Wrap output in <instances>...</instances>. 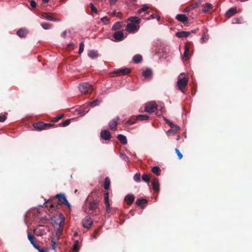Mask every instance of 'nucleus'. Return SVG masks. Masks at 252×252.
I'll list each match as a JSON object with an SVG mask.
<instances>
[{
    "label": "nucleus",
    "instance_id": "54",
    "mask_svg": "<svg viewBox=\"0 0 252 252\" xmlns=\"http://www.w3.org/2000/svg\"><path fill=\"white\" fill-rule=\"evenodd\" d=\"M234 22H233V23H236V24H241L242 22H241V21H242V19L241 18H235L234 19Z\"/></svg>",
    "mask_w": 252,
    "mask_h": 252
},
{
    "label": "nucleus",
    "instance_id": "58",
    "mask_svg": "<svg viewBox=\"0 0 252 252\" xmlns=\"http://www.w3.org/2000/svg\"><path fill=\"white\" fill-rule=\"evenodd\" d=\"M98 235H99V230L97 229V230H95V231H94V237L96 238L97 236Z\"/></svg>",
    "mask_w": 252,
    "mask_h": 252
},
{
    "label": "nucleus",
    "instance_id": "36",
    "mask_svg": "<svg viewBox=\"0 0 252 252\" xmlns=\"http://www.w3.org/2000/svg\"><path fill=\"white\" fill-rule=\"evenodd\" d=\"M70 122H71V119H66L64 121L62 122V123H61L59 124V126H63V127L66 126H68L70 124Z\"/></svg>",
    "mask_w": 252,
    "mask_h": 252
},
{
    "label": "nucleus",
    "instance_id": "47",
    "mask_svg": "<svg viewBox=\"0 0 252 252\" xmlns=\"http://www.w3.org/2000/svg\"><path fill=\"white\" fill-rule=\"evenodd\" d=\"M90 6L92 11L95 12V13H97V10L96 8L94 6L93 3H91L90 4Z\"/></svg>",
    "mask_w": 252,
    "mask_h": 252
},
{
    "label": "nucleus",
    "instance_id": "56",
    "mask_svg": "<svg viewBox=\"0 0 252 252\" xmlns=\"http://www.w3.org/2000/svg\"><path fill=\"white\" fill-rule=\"evenodd\" d=\"M33 247L36 249L38 252H39L40 250H41V248L40 247V246L39 245H38L37 244H34Z\"/></svg>",
    "mask_w": 252,
    "mask_h": 252
},
{
    "label": "nucleus",
    "instance_id": "9",
    "mask_svg": "<svg viewBox=\"0 0 252 252\" xmlns=\"http://www.w3.org/2000/svg\"><path fill=\"white\" fill-rule=\"evenodd\" d=\"M53 14L49 12H45L42 13L41 14V17L43 18H45L48 20L58 22L60 21V20L58 18H56L53 17Z\"/></svg>",
    "mask_w": 252,
    "mask_h": 252
},
{
    "label": "nucleus",
    "instance_id": "29",
    "mask_svg": "<svg viewBox=\"0 0 252 252\" xmlns=\"http://www.w3.org/2000/svg\"><path fill=\"white\" fill-rule=\"evenodd\" d=\"M80 249V246L79 245V241L76 240L75 241L73 248H72V252H78Z\"/></svg>",
    "mask_w": 252,
    "mask_h": 252
},
{
    "label": "nucleus",
    "instance_id": "38",
    "mask_svg": "<svg viewBox=\"0 0 252 252\" xmlns=\"http://www.w3.org/2000/svg\"><path fill=\"white\" fill-rule=\"evenodd\" d=\"M142 179L146 183H149L150 181V177L149 175L146 174H144L142 176Z\"/></svg>",
    "mask_w": 252,
    "mask_h": 252
},
{
    "label": "nucleus",
    "instance_id": "17",
    "mask_svg": "<svg viewBox=\"0 0 252 252\" xmlns=\"http://www.w3.org/2000/svg\"><path fill=\"white\" fill-rule=\"evenodd\" d=\"M135 196L133 194H127L125 198V200L128 205H131L134 202Z\"/></svg>",
    "mask_w": 252,
    "mask_h": 252
},
{
    "label": "nucleus",
    "instance_id": "63",
    "mask_svg": "<svg viewBox=\"0 0 252 252\" xmlns=\"http://www.w3.org/2000/svg\"><path fill=\"white\" fill-rule=\"evenodd\" d=\"M164 120L166 122V123L168 124L170 121L168 120L166 118L164 117Z\"/></svg>",
    "mask_w": 252,
    "mask_h": 252
},
{
    "label": "nucleus",
    "instance_id": "48",
    "mask_svg": "<svg viewBox=\"0 0 252 252\" xmlns=\"http://www.w3.org/2000/svg\"><path fill=\"white\" fill-rule=\"evenodd\" d=\"M175 150L176 154L178 155L179 159H181L183 157L182 154L181 153V152H180L178 148H176Z\"/></svg>",
    "mask_w": 252,
    "mask_h": 252
},
{
    "label": "nucleus",
    "instance_id": "64",
    "mask_svg": "<svg viewBox=\"0 0 252 252\" xmlns=\"http://www.w3.org/2000/svg\"><path fill=\"white\" fill-rule=\"evenodd\" d=\"M39 252H47V251L43 249H41Z\"/></svg>",
    "mask_w": 252,
    "mask_h": 252
},
{
    "label": "nucleus",
    "instance_id": "12",
    "mask_svg": "<svg viewBox=\"0 0 252 252\" xmlns=\"http://www.w3.org/2000/svg\"><path fill=\"white\" fill-rule=\"evenodd\" d=\"M115 40L121 41L124 39V32L122 31L116 32L113 35Z\"/></svg>",
    "mask_w": 252,
    "mask_h": 252
},
{
    "label": "nucleus",
    "instance_id": "28",
    "mask_svg": "<svg viewBox=\"0 0 252 252\" xmlns=\"http://www.w3.org/2000/svg\"><path fill=\"white\" fill-rule=\"evenodd\" d=\"M147 200L143 198H138L136 201V204L138 206H142L143 204H146Z\"/></svg>",
    "mask_w": 252,
    "mask_h": 252
},
{
    "label": "nucleus",
    "instance_id": "15",
    "mask_svg": "<svg viewBox=\"0 0 252 252\" xmlns=\"http://www.w3.org/2000/svg\"><path fill=\"white\" fill-rule=\"evenodd\" d=\"M100 136L102 139L105 140H108L111 138V135L108 130H102L100 132Z\"/></svg>",
    "mask_w": 252,
    "mask_h": 252
},
{
    "label": "nucleus",
    "instance_id": "34",
    "mask_svg": "<svg viewBox=\"0 0 252 252\" xmlns=\"http://www.w3.org/2000/svg\"><path fill=\"white\" fill-rule=\"evenodd\" d=\"M63 116V114H60L57 116L55 117H54L52 119L51 122L53 123H56L60 120H61Z\"/></svg>",
    "mask_w": 252,
    "mask_h": 252
},
{
    "label": "nucleus",
    "instance_id": "62",
    "mask_svg": "<svg viewBox=\"0 0 252 252\" xmlns=\"http://www.w3.org/2000/svg\"><path fill=\"white\" fill-rule=\"evenodd\" d=\"M118 0H110L111 4H113L115 3Z\"/></svg>",
    "mask_w": 252,
    "mask_h": 252
},
{
    "label": "nucleus",
    "instance_id": "32",
    "mask_svg": "<svg viewBox=\"0 0 252 252\" xmlns=\"http://www.w3.org/2000/svg\"><path fill=\"white\" fill-rule=\"evenodd\" d=\"M98 56V53L97 51L94 50H92L88 53V56L91 59H94Z\"/></svg>",
    "mask_w": 252,
    "mask_h": 252
},
{
    "label": "nucleus",
    "instance_id": "46",
    "mask_svg": "<svg viewBox=\"0 0 252 252\" xmlns=\"http://www.w3.org/2000/svg\"><path fill=\"white\" fill-rule=\"evenodd\" d=\"M33 233H34L35 235H36L37 236H41L42 235V233L41 232L40 230L38 229L37 228L34 229L33 230Z\"/></svg>",
    "mask_w": 252,
    "mask_h": 252
},
{
    "label": "nucleus",
    "instance_id": "23",
    "mask_svg": "<svg viewBox=\"0 0 252 252\" xmlns=\"http://www.w3.org/2000/svg\"><path fill=\"white\" fill-rule=\"evenodd\" d=\"M189 44L186 43L185 46V51L183 54V58L187 59L189 55Z\"/></svg>",
    "mask_w": 252,
    "mask_h": 252
},
{
    "label": "nucleus",
    "instance_id": "4",
    "mask_svg": "<svg viewBox=\"0 0 252 252\" xmlns=\"http://www.w3.org/2000/svg\"><path fill=\"white\" fill-rule=\"evenodd\" d=\"M79 91L82 94H89L93 90V86L88 83H83L79 85Z\"/></svg>",
    "mask_w": 252,
    "mask_h": 252
},
{
    "label": "nucleus",
    "instance_id": "37",
    "mask_svg": "<svg viewBox=\"0 0 252 252\" xmlns=\"http://www.w3.org/2000/svg\"><path fill=\"white\" fill-rule=\"evenodd\" d=\"M148 8H149V6L146 4H144L143 5V6L141 8L139 9L137 11V13L139 14H141L142 12L146 11L148 9Z\"/></svg>",
    "mask_w": 252,
    "mask_h": 252
},
{
    "label": "nucleus",
    "instance_id": "35",
    "mask_svg": "<svg viewBox=\"0 0 252 252\" xmlns=\"http://www.w3.org/2000/svg\"><path fill=\"white\" fill-rule=\"evenodd\" d=\"M142 75L145 77H149L152 75V71L151 69L147 68L142 72Z\"/></svg>",
    "mask_w": 252,
    "mask_h": 252
},
{
    "label": "nucleus",
    "instance_id": "5",
    "mask_svg": "<svg viewBox=\"0 0 252 252\" xmlns=\"http://www.w3.org/2000/svg\"><path fill=\"white\" fill-rule=\"evenodd\" d=\"M55 198H57L59 201L60 202V203H58L56 204V208H58V206L59 204H64L68 208L69 210L70 209L71 205L68 203V201L67 200L64 194L60 193L56 194L55 196Z\"/></svg>",
    "mask_w": 252,
    "mask_h": 252
},
{
    "label": "nucleus",
    "instance_id": "21",
    "mask_svg": "<svg viewBox=\"0 0 252 252\" xmlns=\"http://www.w3.org/2000/svg\"><path fill=\"white\" fill-rule=\"evenodd\" d=\"M190 33V32H189L181 31L177 32L176 33V35L179 38L187 37L189 36Z\"/></svg>",
    "mask_w": 252,
    "mask_h": 252
},
{
    "label": "nucleus",
    "instance_id": "55",
    "mask_svg": "<svg viewBox=\"0 0 252 252\" xmlns=\"http://www.w3.org/2000/svg\"><path fill=\"white\" fill-rule=\"evenodd\" d=\"M190 10H191V8L190 6H188V7H187L186 8H185L183 10V12H188Z\"/></svg>",
    "mask_w": 252,
    "mask_h": 252
},
{
    "label": "nucleus",
    "instance_id": "50",
    "mask_svg": "<svg viewBox=\"0 0 252 252\" xmlns=\"http://www.w3.org/2000/svg\"><path fill=\"white\" fill-rule=\"evenodd\" d=\"M51 247L53 250H55L56 248V242L54 239L51 240Z\"/></svg>",
    "mask_w": 252,
    "mask_h": 252
},
{
    "label": "nucleus",
    "instance_id": "14",
    "mask_svg": "<svg viewBox=\"0 0 252 252\" xmlns=\"http://www.w3.org/2000/svg\"><path fill=\"white\" fill-rule=\"evenodd\" d=\"M119 120V117H117L116 119H113L110 122L109 126L112 130H115L117 129Z\"/></svg>",
    "mask_w": 252,
    "mask_h": 252
},
{
    "label": "nucleus",
    "instance_id": "31",
    "mask_svg": "<svg viewBox=\"0 0 252 252\" xmlns=\"http://www.w3.org/2000/svg\"><path fill=\"white\" fill-rule=\"evenodd\" d=\"M142 60V57L140 55H136L133 58V61L135 63H140Z\"/></svg>",
    "mask_w": 252,
    "mask_h": 252
},
{
    "label": "nucleus",
    "instance_id": "10",
    "mask_svg": "<svg viewBox=\"0 0 252 252\" xmlns=\"http://www.w3.org/2000/svg\"><path fill=\"white\" fill-rule=\"evenodd\" d=\"M104 202L106 206V212L107 213H110V205L109 202V193L106 192L104 194Z\"/></svg>",
    "mask_w": 252,
    "mask_h": 252
},
{
    "label": "nucleus",
    "instance_id": "59",
    "mask_svg": "<svg viewBox=\"0 0 252 252\" xmlns=\"http://www.w3.org/2000/svg\"><path fill=\"white\" fill-rule=\"evenodd\" d=\"M169 126H170L171 127V128H174V126H175V124H173V123H172L171 122H170L168 124Z\"/></svg>",
    "mask_w": 252,
    "mask_h": 252
},
{
    "label": "nucleus",
    "instance_id": "26",
    "mask_svg": "<svg viewBox=\"0 0 252 252\" xmlns=\"http://www.w3.org/2000/svg\"><path fill=\"white\" fill-rule=\"evenodd\" d=\"M150 117L146 115H138L136 117V119L139 121H147Z\"/></svg>",
    "mask_w": 252,
    "mask_h": 252
},
{
    "label": "nucleus",
    "instance_id": "13",
    "mask_svg": "<svg viewBox=\"0 0 252 252\" xmlns=\"http://www.w3.org/2000/svg\"><path fill=\"white\" fill-rule=\"evenodd\" d=\"M131 70L128 68H122L118 69L114 72V73H116L118 75H126L130 73Z\"/></svg>",
    "mask_w": 252,
    "mask_h": 252
},
{
    "label": "nucleus",
    "instance_id": "51",
    "mask_svg": "<svg viewBox=\"0 0 252 252\" xmlns=\"http://www.w3.org/2000/svg\"><path fill=\"white\" fill-rule=\"evenodd\" d=\"M157 18V20L158 21H159L160 20V17L159 16H158L156 14H152L150 15L149 18H148V19L151 18V19H154V18Z\"/></svg>",
    "mask_w": 252,
    "mask_h": 252
},
{
    "label": "nucleus",
    "instance_id": "20",
    "mask_svg": "<svg viewBox=\"0 0 252 252\" xmlns=\"http://www.w3.org/2000/svg\"><path fill=\"white\" fill-rule=\"evenodd\" d=\"M237 10L236 7H232L230 8L225 13V16L229 18L237 13Z\"/></svg>",
    "mask_w": 252,
    "mask_h": 252
},
{
    "label": "nucleus",
    "instance_id": "60",
    "mask_svg": "<svg viewBox=\"0 0 252 252\" xmlns=\"http://www.w3.org/2000/svg\"><path fill=\"white\" fill-rule=\"evenodd\" d=\"M66 35V31H64L62 34L61 36L63 38H65Z\"/></svg>",
    "mask_w": 252,
    "mask_h": 252
},
{
    "label": "nucleus",
    "instance_id": "1",
    "mask_svg": "<svg viewBox=\"0 0 252 252\" xmlns=\"http://www.w3.org/2000/svg\"><path fill=\"white\" fill-rule=\"evenodd\" d=\"M99 200L98 199H90L89 196L85 202V204L83 206V210L84 212L87 214H91L94 212H96V210L98 208Z\"/></svg>",
    "mask_w": 252,
    "mask_h": 252
},
{
    "label": "nucleus",
    "instance_id": "39",
    "mask_svg": "<svg viewBox=\"0 0 252 252\" xmlns=\"http://www.w3.org/2000/svg\"><path fill=\"white\" fill-rule=\"evenodd\" d=\"M41 26L44 30H48L50 29L52 24L48 23H42L41 24Z\"/></svg>",
    "mask_w": 252,
    "mask_h": 252
},
{
    "label": "nucleus",
    "instance_id": "41",
    "mask_svg": "<svg viewBox=\"0 0 252 252\" xmlns=\"http://www.w3.org/2000/svg\"><path fill=\"white\" fill-rule=\"evenodd\" d=\"M121 27V24L120 22L116 23L112 27V29L113 30H117L120 29Z\"/></svg>",
    "mask_w": 252,
    "mask_h": 252
},
{
    "label": "nucleus",
    "instance_id": "45",
    "mask_svg": "<svg viewBox=\"0 0 252 252\" xmlns=\"http://www.w3.org/2000/svg\"><path fill=\"white\" fill-rule=\"evenodd\" d=\"M98 104H99V101H98V99H95L93 101H91L90 103V105L92 107L97 106Z\"/></svg>",
    "mask_w": 252,
    "mask_h": 252
},
{
    "label": "nucleus",
    "instance_id": "25",
    "mask_svg": "<svg viewBox=\"0 0 252 252\" xmlns=\"http://www.w3.org/2000/svg\"><path fill=\"white\" fill-rule=\"evenodd\" d=\"M117 138L122 144L126 145L127 143V139L126 137L124 135L119 134L117 136Z\"/></svg>",
    "mask_w": 252,
    "mask_h": 252
},
{
    "label": "nucleus",
    "instance_id": "49",
    "mask_svg": "<svg viewBox=\"0 0 252 252\" xmlns=\"http://www.w3.org/2000/svg\"><path fill=\"white\" fill-rule=\"evenodd\" d=\"M101 20L102 22H103L105 24H107L109 23V19L107 17L105 16L101 19Z\"/></svg>",
    "mask_w": 252,
    "mask_h": 252
},
{
    "label": "nucleus",
    "instance_id": "7",
    "mask_svg": "<svg viewBox=\"0 0 252 252\" xmlns=\"http://www.w3.org/2000/svg\"><path fill=\"white\" fill-rule=\"evenodd\" d=\"M158 105L154 101L150 102L146 104L145 111L149 113H152L157 109Z\"/></svg>",
    "mask_w": 252,
    "mask_h": 252
},
{
    "label": "nucleus",
    "instance_id": "27",
    "mask_svg": "<svg viewBox=\"0 0 252 252\" xmlns=\"http://www.w3.org/2000/svg\"><path fill=\"white\" fill-rule=\"evenodd\" d=\"M28 238L32 246L36 244L35 242V237L30 232H28Z\"/></svg>",
    "mask_w": 252,
    "mask_h": 252
},
{
    "label": "nucleus",
    "instance_id": "6",
    "mask_svg": "<svg viewBox=\"0 0 252 252\" xmlns=\"http://www.w3.org/2000/svg\"><path fill=\"white\" fill-rule=\"evenodd\" d=\"M55 125L52 124H46L43 122H39L33 124V126L36 129L41 130L49 128L50 127H54Z\"/></svg>",
    "mask_w": 252,
    "mask_h": 252
},
{
    "label": "nucleus",
    "instance_id": "33",
    "mask_svg": "<svg viewBox=\"0 0 252 252\" xmlns=\"http://www.w3.org/2000/svg\"><path fill=\"white\" fill-rule=\"evenodd\" d=\"M152 172L157 175H160L161 170L158 167L154 166L152 169Z\"/></svg>",
    "mask_w": 252,
    "mask_h": 252
},
{
    "label": "nucleus",
    "instance_id": "2",
    "mask_svg": "<svg viewBox=\"0 0 252 252\" xmlns=\"http://www.w3.org/2000/svg\"><path fill=\"white\" fill-rule=\"evenodd\" d=\"M128 20L130 23H127L126 27V31L129 32H134L140 28L139 24L141 22V19L137 17H130Z\"/></svg>",
    "mask_w": 252,
    "mask_h": 252
},
{
    "label": "nucleus",
    "instance_id": "43",
    "mask_svg": "<svg viewBox=\"0 0 252 252\" xmlns=\"http://www.w3.org/2000/svg\"><path fill=\"white\" fill-rule=\"evenodd\" d=\"M200 2H198V1H195L194 2H193L190 5V6L191 7V9H194V8H196L197 7H198L199 4H200Z\"/></svg>",
    "mask_w": 252,
    "mask_h": 252
},
{
    "label": "nucleus",
    "instance_id": "52",
    "mask_svg": "<svg viewBox=\"0 0 252 252\" xmlns=\"http://www.w3.org/2000/svg\"><path fill=\"white\" fill-rule=\"evenodd\" d=\"M6 117L5 115H0V122H3L6 120Z\"/></svg>",
    "mask_w": 252,
    "mask_h": 252
},
{
    "label": "nucleus",
    "instance_id": "19",
    "mask_svg": "<svg viewBox=\"0 0 252 252\" xmlns=\"http://www.w3.org/2000/svg\"><path fill=\"white\" fill-rule=\"evenodd\" d=\"M152 184L154 190L157 192H158L159 190V186L158 179H154L152 181Z\"/></svg>",
    "mask_w": 252,
    "mask_h": 252
},
{
    "label": "nucleus",
    "instance_id": "16",
    "mask_svg": "<svg viewBox=\"0 0 252 252\" xmlns=\"http://www.w3.org/2000/svg\"><path fill=\"white\" fill-rule=\"evenodd\" d=\"M176 18L184 24H186L188 22V18L184 14H178Z\"/></svg>",
    "mask_w": 252,
    "mask_h": 252
},
{
    "label": "nucleus",
    "instance_id": "8",
    "mask_svg": "<svg viewBox=\"0 0 252 252\" xmlns=\"http://www.w3.org/2000/svg\"><path fill=\"white\" fill-rule=\"evenodd\" d=\"M93 220L90 216H86L82 221V225L84 227L89 228L93 224Z\"/></svg>",
    "mask_w": 252,
    "mask_h": 252
},
{
    "label": "nucleus",
    "instance_id": "3",
    "mask_svg": "<svg viewBox=\"0 0 252 252\" xmlns=\"http://www.w3.org/2000/svg\"><path fill=\"white\" fill-rule=\"evenodd\" d=\"M184 74V73H182L179 75L177 82V86L178 89L183 93H184V90L187 86L189 81L187 77H182Z\"/></svg>",
    "mask_w": 252,
    "mask_h": 252
},
{
    "label": "nucleus",
    "instance_id": "18",
    "mask_svg": "<svg viewBox=\"0 0 252 252\" xmlns=\"http://www.w3.org/2000/svg\"><path fill=\"white\" fill-rule=\"evenodd\" d=\"M28 33V31L24 28L18 30L17 32V34L20 37H25Z\"/></svg>",
    "mask_w": 252,
    "mask_h": 252
},
{
    "label": "nucleus",
    "instance_id": "61",
    "mask_svg": "<svg viewBox=\"0 0 252 252\" xmlns=\"http://www.w3.org/2000/svg\"><path fill=\"white\" fill-rule=\"evenodd\" d=\"M74 46L73 43H69V44H68L67 45V48H70V47H72V46Z\"/></svg>",
    "mask_w": 252,
    "mask_h": 252
},
{
    "label": "nucleus",
    "instance_id": "53",
    "mask_svg": "<svg viewBox=\"0 0 252 252\" xmlns=\"http://www.w3.org/2000/svg\"><path fill=\"white\" fill-rule=\"evenodd\" d=\"M30 5L32 8H35L36 6V3L34 0H31L30 1Z\"/></svg>",
    "mask_w": 252,
    "mask_h": 252
},
{
    "label": "nucleus",
    "instance_id": "30",
    "mask_svg": "<svg viewBox=\"0 0 252 252\" xmlns=\"http://www.w3.org/2000/svg\"><path fill=\"white\" fill-rule=\"evenodd\" d=\"M110 186V180L109 177H107L105 179L104 183V188L105 189H108Z\"/></svg>",
    "mask_w": 252,
    "mask_h": 252
},
{
    "label": "nucleus",
    "instance_id": "11",
    "mask_svg": "<svg viewBox=\"0 0 252 252\" xmlns=\"http://www.w3.org/2000/svg\"><path fill=\"white\" fill-rule=\"evenodd\" d=\"M64 220L65 218L63 215L62 213H60L59 215V218L56 221V223L58 224L60 227L62 229H63L64 225Z\"/></svg>",
    "mask_w": 252,
    "mask_h": 252
},
{
    "label": "nucleus",
    "instance_id": "42",
    "mask_svg": "<svg viewBox=\"0 0 252 252\" xmlns=\"http://www.w3.org/2000/svg\"><path fill=\"white\" fill-rule=\"evenodd\" d=\"M141 175L139 173H137L134 176L133 179L135 181L139 182L140 181Z\"/></svg>",
    "mask_w": 252,
    "mask_h": 252
},
{
    "label": "nucleus",
    "instance_id": "57",
    "mask_svg": "<svg viewBox=\"0 0 252 252\" xmlns=\"http://www.w3.org/2000/svg\"><path fill=\"white\" fill-rule=\"evenodd\" d=\"M33 247L36 249L38 252H39L40 250H41V248L40 247V246L39 245H38L37 244H34Z\"/></svg>",
    "mask_w": 252,
    "mask_h": 252
},
{
    "label": "nucleus",
    "instance_id": "24",
    "mask_svg": "<svg viewBox=\"0 0 252 252\" xmlns=\"http://www.w3.org/2000/svg\"><path fill=\"white\" fill-rule=\"evenodd\" d=\"M212 8L213 5L211 3H206L203 5L202 11L204 13H207Z\"/></svg>",
    "mask_w": 252,
    "mask_h": 252
},
{
    "label": "nucleus",
    "instance_id": "40",
    "mask_svg": "<svg viewBox=\"0 0 252 252\" xmlns=\"http://www.w3.org/2000/svg\"><path fill=\"white\" fill-rule=\"evenodd\" d=\"M180 130V127H179V126H178L177 125H175V126H174V128H171V129H169L168 132L170 133V132H173V133H176L178 131H179Z\"/></svg>",
    "mask_w": 252,
    "mask_h": 252
},
{
    "label": "nucleus",
    "instance_id": "22",
    "mask_svg": "<svg viewBox=\"0 0 252 252\" xmlns=\"http://www.w3.org/2000/svg\"><path fill=\"white\" fill-rule=\"evenodd\" d=\"M136 120H137L136 119V118H135L134 117H132L130 119H129V120H128L127 121L125 120L123 121V122L125 123V125L126 126H131V125L135 124Z\"/></svg>",
    "mask_w": 252,
    "mask_h": 252
},
{
    "label": "nucleus",
    "instance_id": "44",
    "mask_svg": "<svg viewBox=\"0 0 252 252\" xmlns=\"http://www.w3.org/2000/svg\"><path fill=\"white\" fill-rule=\"evenodd\" d=\"M84 44L83 42H81L79 45V49L78 53L81 54L84 51Z\"/></svg>",
    "mask_w": 252,
    "mask_h": 252
}]
</instances>
